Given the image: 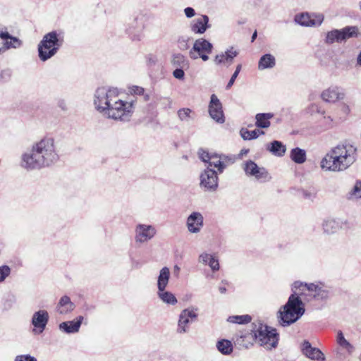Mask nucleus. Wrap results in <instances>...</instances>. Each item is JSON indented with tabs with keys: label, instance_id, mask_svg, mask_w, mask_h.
<instances>
[{
	"label": "nucleus",
	"instance_id": "obj_1",
	"mask_svg": "<svg viewBox=\"0 0 361 361\" xmlns=\"http://www.w3.org/2000/svg\"><path fill=\"white\" fill-rule=\"evenodd\" d=\"M59 149L51 137H44L34 142L20 157V166L31 171L49 167L59 160Z\"/></svg>",
	"mask_w": 361,
	"mask_h": 361
},
{
	"label": "nucleus",
	"instance_id": "obj_2",
	"mask_svg": "<svg viewBox=\"0 0 361 361\" xmlns=\"http://www.w3.org/2000/svg\"><path fill=\"white\" fill-rule=\"evenodd\" d=\"M357 151V147L350 143L338 144L322 159L320 167L324 171H344L356 161Z\"/></svg>",
	"mask_w": 361,
	"mask_h": 361
},
{
	"label": "nucleus",
	"instance_id": "obj_3",
	"mask_svg": "<svg viewBox=\"0 0 361 361\" xmlns=\"http://www.w3.org/2000/svg\"><path fill=\"white\" fill-rule=\"evenodd\" d=\"M305 312V304L300 296L294 293L289 296L286 303L277 312V322L281 326H289L298 321Z\"/></svg>",
	"mask_w": 361,
	"mask_h": 361
},
{
	"label": "nucleus",
	"instance_id": "obj_4",
	"mask_svg": "<svg viewBox=\"0 0 361 361\" xmlns=\"http://www.w3.org/2000/svg\"><path fill=\"white\" fill-rule=\"evenodd\" d=\"M119 98V91L115 87H98L94 96L95 109L104 117L110 118L113 108Z\"/></svg>",
	"mask_w": 361,
	"mask_h": 361
},
{
	"label": "nucleus",
	"instance_id": "obj_5",
	"mask_svg": "<svg viewBox=\"0 0 361 361\" xmlns=\"http://www.w3.org/2000/svg\"><path fill=\"white\" fill-rule=\"evenodd\" d=\"M63 41L62 32L53 30L44 35L37 46L40 61L44 62L55 56L63 45Z\"/></svg>",
	"mask_w": 361,
	"mask_h": 361
},
{
	"label": "nucleus",
	"instance_id": "obj_6",
	"mask_svg": "<svg viewBox=\"0 0 361 361\" xmlns=\"http://www.w3.org/2000/svg\"><path fill=\"white\" fill-rule=\"evenodd\" d=\"M251 334L255 341L266 349L275 348L278 343L279 335L276 330L270 329L260 322L253 323Z\"/></svg>",
	"mask_w": 361,
	"mask_h": 361
},
{
	"label": "nucleus",
	"instance_id": "obj_7",
	"mask_svg": "<svg viewBox=\"0 0 361 361\" xmlns=\"http://www.w3.org/2000/svg\"><path fill=\"white\" fill-rule=\"evenodd\" d=\"M293 290H301V293L307 290L309 294L318 300H326L329 296V288L321 283H302L295 281L292 285Z\"/></svg>",
	"mask_w": 361,
	"mask_h": 361
},
{
	"label": "nucleus",
	"instance_id": "obj_8",
	"mask_svg": "<svg viewBox=\"0 0 361 361\" xmlns=\"http://www.w3.org/2000/svg\"><path fill=\"white\" fill-rule=\"evenodd\" d=\"M358 35V28L356 26H346L342 29H334L326 33L324 43L332 44L335 42L342 43L347 39L356 37Z\"/></svg>",
	"mask_w": 361,
	"mask_h": 361
},
{
	"label": "nucleus",
	"instance_id": "obj_9",
	"mask_svg": "<svg viewBox=\"0 0 361 361\" xmlns=\"http://www.w3.org/2000/svg\"><path fill=\"white\" fill-rule=\"evenodd\" d=\"M134 108L133 101H124L119 97L113 108L114 111L110 119L123 122L128 121L133 114Z\"/></svg>",
	"mask_w": 361,
	"mask_h": 361
},
{
	"label": "nucleus",
	"instance_id": "obj_10",
	"mask_svg": "<svg viewBox=\"0 0 361 361\" xmlns=\"http://www.w3.org/2000/svg\"><path fill=\"white\" fill-rule=\"evenodd\" d=\"M213 44L204 38H199L194 42L192 49L189 51V56L192 59L201 58L202 61L209 60V54L212 52Z\"/></svg>",
	"mask_w": 361,
	"mask_h": 361
},
{
	"label": "nucleus",
	"instance_id": "obj_11",
	"mask_svg": "<svg viewBox=\"0 0 361 361\" xmlns=\"http://www.w3.org/2000/svg\"><path fill=\"white\" fill-rule=\"evenodd\" d=\"M242 168L248 177H254L260 182H266L271 179L269 173L264 167L259 166L255 161L247 160L243 162Z\"/></svg>",
	"mask_w": 361,
	"mask_h": 361
},
{
	"label": "nucleus",
	"instance_id": "obj_12",
	"mask_svg": "<svg viewBox=\"0 0 361 361\" xmlns=\"http://www.w3.org/2000/svg\"><path fill=\"white\" fill-rule=\"evenodd\" d=\"M218 180L216 171L207 167L200 175V185L204 191L215 192L219 186Z\"/></svg>",
	"mask_w": 361,
	"mask_h": 361
},
{
	"label": "nucleus",
	"instance_id": "obj_13",
	"mask_svg": "<svg viewBox=\"0 0 361 361\" xmlns=\"http://www.w3.org/2000/svg\"><path fill=\"white\" fill-rule=\"evenodd\" d=\"M197 310L196 308L191 307L181 311L178 322L177 332L178 334H182L188 331V324L197 317Z\"/></svg>",
	"mask_w": 361,
	"mask_h": 361
},
{
	"label": "nucleus",
	"instance_id": "obj_14",
	"mask_svg": "<svg viewBox=\"0 0 361 361\" xmlns=\"http://www.w3.org/2000/svg\"><path fill=\"white\" fill-rule=\"evenodd\" d=\"M156 228L148 224H139L135 228V240L137 243H145L156 235Z\"/></svg>",
	"mask_w": 361,
	"mask_h": 361
},
{
	"label": "nucleus",
	"instance_id": "obj_15",
	"mask_svg": "<svg viewBox=\"0 0 361 361\" xmlns=\"http://www.w3.org/2000/svg\"><path fill=\"white\" fill-rule=\"evenodd\" d=\"M49 319V313L45 310H39L33 313L31 324L33 326L32 333L41 334L45 330Z\"/></svg>",
	"mask_w": 361,
	"mask_h": 361
},
{
	"label": "nucleus",
	"instance_id": "obj_16",
	"mask_svg": "<svg viewBox=\"0 0 361 361\" xmlns=\"http://www.w3.org/2000/svg\"><path fill=\"white\" fill-rule=\"evenodd\" d=\"M209 114L211 118L218 123H224L225 117L222 109V104L216 95L212 94L209 104Z\"/></svg>",
	"mask_w": 361,
	"mask_h": 361
},
{
	"label": "nucleus",
	"instance_id": "obj_17",
	"mask_svg": "<svg viewBox=\"0 0 361 361\" xmlns=\"http://www.w3.org/2000/svg\"><path fill=\"white\" fill-rule=\"evenodd\" d=\"M204 218L201 213L198 212H192L186 221L188 230L191 233H198L204 225Z\"/></svg>",
	"mask_w": 361,
	"mask_h": 361
},
{
	"label": "nucleus",
	"instance_id": "obj_18",
	"mask_svg": "<svg viewBox=\"0 0 361 361\" xmlns=\"http://www.w3.org/2000/svg\"><path fill=\"white\" fill-rule=\"evenodd\" d=\"M322 99L326 102L334 103L345 98V93L337 86H331L322 92Z\"/></svg>",
	"mask_w": 361,
	"mask_h": 361
},
{
	"label": "nucleus",
	"instance_id": "obj_19",
	"mask_svg": "<svg viewBox=\"0 0 361 361\" xmlns=\"http://www.w3.org/2000/svg\"><path fill=\"white\" fill-rule=\"evenodd\" d=\"M301 349L302 353L311 360L324 361L325 359L322 352L317 348L312 347L310 343L307 341L302 343Z\"/></svg>",
	"mask_w": 361,
	"mask_h": 361
},
{
	"label": "nucleus",
	"instance_id": "obj_20",
	"mask_svg": "<svg viewBox=\"0 0 361 361\" xmlns=\"http://www.w3.org/2000/svg\"><path fill=\"white\" fill-rule=\"evenodd\" d=\"M209 27V17L206 15L200 16L190 23V29L195 34H203Z\"/></svg>",
	"mask_w": 361,
	"mask_h": 361
},
{
	"label": "nucleus",
	"instance_id": "obj_21",
	"mask_svg": "<svg viewBox=\"0 0 361 361\" xmlns=\"http://www.w3.org/2000/svg\"><path fill=\"white\" fill-rule=\"evenodd\" d=\"M84 319L82 316H79L75 320L63 322L61 323L59 328L61 331L66 334H75L80 330L82 322Z\"/></svg>",
	"mask_w": 361,
	"mask_h": 361
},
{
	"label": "nucleus",
	"instance_id": "obj_22",
	"mask_svg": "<svg viewBox=\"0 0 361 361\" xmlns=\"http://www.w3.org/2000/svg\"><path fill=\"white\" fill-rule=\"evenodd\" d=\"M238 54V52L231 47L224 53L217 54L214 58V62L217 65L228 64V66L233 63L234 58Z\"/></svg>",
	"mask_w": 361,
	"mask_h": 361
},
{
	"label": "nucleus",
	"instance_id": "obj_23",
	"mask_svg": "<svg viewBox=\"0 0 361 361\" xmlns=\"http://www.w3.org/2000/svg\"><path fill=\"white\" fill-rule=\"evenodd\" d=\"M75 305L71 298L67 295H63L60 298L56 310L59 314H67L71 313L75 309Z\"/></svg>",
	"mask_w": 361,
	"mask_h": 361
},
{
	"label": "nucleus",
	"instance_id": "obj_24",
	"mask_svg": "<svg viewBox=\"0 0 361 361\" xmlns=\"http://www.w3.org/2000/svg\"><path fill=\"white\" fill-rule=\"evenodd\" d=\"M198 262L203 265H208L213 271L219 269V263L218 259L212 255L206 252L201 253L198 257Z\"/></svg>",
	"mask_w": 361,
	"mask_h": 361
},
{
	"label": "nucleus",
	"instance_id": "obj_25",
	"mask_svg": "<svg viewBox=\"0 0 361 361\" xmlns=\"http://www.w3.org/2000/svg\"><path fill=\"white\" fill-rule=\"evenodd\" d=\"M4 39V47L2 49V53L10 49H16L21 46V41L16 37L11 35L8 32H5V34H2Z\"/></svg>",
	"mask_w": 361,
	"mask_h": 361
},
{
	"label": "nucleus",
	"instance_id": "obj_26",
	"mask_svg": "<svg viewBox=\"0 0 361 361\" xmlns=\"http://www.w3.org/2000/svg\"><path fill=\"white\" fill-rule=\"evenodd\" d=\"M266 149L276 157H283L286 151V147L281 141L274 140L266 145Z\"/></svg>",
	"mask_w": 361,
	"mask_h": 361
},
{
	"label": "nucleus",
	"instance_id": "obj_27",
	"mask_svg": "<svg viewBox=\"0 0 361 361\" xmlns=\"http://www.w3.org/2000/svg\"><path fill=\"white\" fill-rule=\"evenodd\" d=\"M142 23H139L137 19H134L127 28V32L133 40H140L142 37Z\"/></svg>",
	"mask_w": 361,
	"mask_h": 361
},
{
	"label": "nucleus",
	"instance_id": "obj_28",
	"mask_svg": "<svg viewBox=\"0 0 361 361\" xmlns=\"http://www.w3.org/2000/svg\"><path fill=\"white\" fill-rule=\"evenodd\" d=\"M274 117L272 113H259L255 116V126L259 128H267L270 126V119Z\"/></svg>",
	"mask_w": 361,
	"mask_h": 361
},
{
	"label": "nucleus",
	"instance_id": "obj_29",
	"mask_svg": "<svg viewBox=\"0 0 361 361\" xmlns=\"http://www.w3.org/2000/svg\"><path fill=\"white\" fill-rule=\"evenodd\" d=\"M158 298L165 304L169 305H175L178 300L173 293L166 290V288H161L157 290Z\"/></svg>",
	"mask_w": 361,
	"mask_h": 361
},
{
	"label": "nucleus",
	"instance_id": "obj_30",
	"mask_svg": "<svg viewBox=\"0 0 361 361\" xmlns=\"http://www.w3.org/2000/svg\"><path fill=\"white\" fill-rule=\"evenodd\" d=\"M226 157L218 154H212L211 159L208 163L209 168L214 167L217 169L219 173H221L226 169V165L224 162Z\"/></svg>",
	"mask_w": 361,
	"mask_h": 361
},
{
	"label": "nucleus",
	"instance_id": "obj_31",
	"mask_svg": "<svg viewBox=\"0 0 361 361\" xmlns=\"http://www.w3.org/2000/svg\"><path fill=\"white\" fill-rule=\"evenodd\" d=\"M275 65V57L270 54H266L259 59L258 62V69L262 71L264 69L272 68Z\"/></svg>",
	"mask_w": 361,
	"mask_h": 361
},
{
	"label": "nucleus",
	"instance_id": "obj_32",
	"mask_svg": "<svg viewBox=\"0 0 361 361\" xmlns=\"http://www.w3.org/2000/svg\"><path fill=\"white\" fill-rule=\"evenodd\" d=\"M170 279V270L164 267L159 271L157 279V290L166 288Z\"/></svg>",
	"mask_w": 361,
	"mask_h": 361
},
{
	"label": "nucleus",
	"instance_id": "obj_33",
	"mask_svg": "<svg viewBox=\"0 0 361 361\" xmlns=\"http://www.w3.org/2000/svg\"><path fill=\"white\" fill-rule=\"evenodd\" d=\"M290 158L296 164H303L305 162L307 158L306 152L299 147L293 148L290 152Z\"/></svg>",
	"mask_w": 361,
	"mask_h": 361
},
{
	"label": "nucleus",
	"instance_id": "obj_34",
	"mask_svg": "<svg viewBox=\"0 0 361 361\" xmlns=\"http://www.w3.org/2000/svg\"><path fill=\"white\" fill-rule=\"evenodd\" d=\"M217 350L223 355H228L233 352V344L232 343L226 339H221L216 343Z\"/></svg>",
	"mask_w": 361,
	"mask_h": 361
},
{
	"label": "nucleus",
	"instance_id": "obj_35",
	"mask_svg": "<svg viewBox=\"0 0 361 361\" xmlns=\"http://www.w3.org/2000/svg\"><path fill=\"white\" fill-rule=\"evenodd\" d=\"M240 134L244 140H250L257 138L260 134L264 135V132L259 130H248L247 128H243Z\"/></svg>",
	"mask_w": 361,
	"mask_h": 361
},
{
	"label": "nucleus",
	"instance_id": "obj_36",
	"mask_svg": "<svg viewBox=\"0 0 361 361\" xmlns=\"http://www.w3.org/2000/svg\"><path fill=\"white\" fill-rule=\"evenodd\" d=\"M178 117L179 120L184 123H189L193 119L194 113L189 108L180 109L178 112Z\"/></svg>",
	"mask_w": 361,
	"mask_h": 361
},
{
	"label": "nucleus",
	"instance_id": "obj_37",
	"mask_svg": "<svg viewBox=\"0 0 361 361\" xmlns=\"http://www.w3.org/2000/svg\"><path fill=\"white\" fill-rule=\"evenodd\" d=\"M324 231L328 234L334 233L339 228L338 223L334 219H326L322 224Z\"/></svg>",
	"mask_w": 361,
	"mask_h": 361
},
{
	"label": "nucleus",
	"instance_id": "obj_38",
	"mask_svg": "<svg viewBox=\"0 0 361 361\" xmlns=\"http://www.w3.org/2000/svg\"><path fill=\"white\" fill-rule=\"evenodd\" d=\"M294 20L300 25L311 27V17L308 13H302L295 16Z\"/></svg>",
	"mask_w": 361,
	"mask_h": 361
},
{
	"label": "nucleus",
	"instance_id": "obj_39",
	"mask_svg": "<svg viewBox=\"0 0 361 361\" xmlns=\"http://www.w3.org/2000/svg\"><path fill=\"white\" fill-rule=\"evenodd\" d=\"M251 320L252 318L248 314L230 316L227 319L228 322L238 324H248Z\"/></svg>",
	"mask_w": 361,
	"mask_h": 361
},
{
	"label": "nucleus",
	"instance_id": "obj_40",
	"mask_svg": "<svg viewBox=\"0 0 361 361\" xmlns=\"http://www.w3.org/2000/svg\"><path fill=\"white\" fill-rule=\"evenodd\" d=\"M171 63L177 68H184L188 66V61L181 54H173L171 59Z\"/></svg>",
	"mask_w": 361,
	"mask_h": 361
},
{
	"label": "nucleus",
	"instance_id": "obj_41",
	"mask_svg": "<svg viewBox=\"0 0 361 361\" xmlns=\"http://www.w3.org/2000/svg\"><path fill=\"white\" fill-rule=\"evenodd\" d=\"M337 343L340 346L350 352L353 349L352 345L344 338L343 333L340 331L337 334Z\"/></svg>",
	"mask_w": 361,
	"mask_h": 361
},
{
	"label": "nucleus",
	"instance_id": "obj_42",
	"mask_svg": "<svg viewBox=\"0 0 361 361\" xmlns=\"http://www.w3.org/2000/svg\"><path fill=\"white\" fill-rule=\"evenodd\" d=\"M311 17V27L320 26L324 19V16L322 13H313L310 14Z\"/></svg>",
	"mask_w": 361,
	"mask_h": 361
},
{
	"label": "nucleus",
	"instance_id": "obj_43",
	"mask_svg": "<svg viewBox=\"0 0 361 361\" xmlns=\"http://www.w3.org/2000/svg\"><path fill=\"white\" fill-rule=\"evenodd\" d=\"M348 198H361V181L356 183L353 190L348 193Z\"/></svg>",
	"mask_w": 361,
	"mask_h": 361
},
{
	"label": "nucleus",
	"instance_id": "obj_44",
	"mask_svg": "<svg viewBox=\"0 0 361 361\" xmlns=\"http://www.w3.org/2000/svg\"><path fill=\"white\" fill-rule=\"evenodd\" d=\"M190 37L187 36H181L178 39V47L181 50H187L189 48L188 42Z\"/></svg>",
	"mask_w": 361,
	"mask_h": 361
},
{
	"label": "nucleus",
	"instance_id": "obj_45",
	"mask_svg": "<svg viewBox=\"0 0 361 361\" xmlns=\"http://www.w3.org/2000/svg\"><path fill=\"white\" fill-rule=\"evenodd\" d=\"M11 273V269L7 265L0 267V282L4 281Z\"/></svg>",
	"mask_w": 361,
	"mask_h": 361
},
{
	"label": "nucleus",
	"instance_id": "obj_46",
	"mask_svg": "<svg viewBox=\"0 0 361 361\" xmlns=\"http://www.w3.org/2000/svg\"><path fill=\"white\" fill-rule=\"evenodd\" d=\"M241 70V65L239 64L237 66L236 68H235V71H234L233 74L232 75L230 80L228 81L227 85H226V89H229L231 87V86L233 85L236 78L238 77L240 71Z\"/></svg>",
	"mask_w": 361,
	"mask_h": 361
},
{
	"label": "nucleus",
	"instance_id": "obj_47",
	"mask_svg": "<svg viewBox=\"0 0 361 361\" xmlns=\"http://www.w3.org/2000/svg\"><path fill=\"white\" fill-rule=\"evenodd\" d=\"M16 298L13 295H11L6 298L4 302V308L6 310H10L13 307V305L16 303Z\"/></svg>",
	"mask_w": 361,
	"mask_h": 361
},
{
	"label": "nucleus",
	"instance_id": "obj_48",
	"mask_svg": "<svg viewBox=\"0 0 361 361\" xmlns=\"http://www.w3.org/2000/svg\"><path fill=\"white\" fill-rule=\"evenodd\" d=\"M11 76V71L8 69L2 70L0 72V82H6L9 80Z\"/></svg>",
	"mask_w": 361,
	"mask_h": 361
},
{
	"label": "nucleus",
	"instance_id": "obj_49",
	"mask_svg": "<svg viewBox=\"0 0 361 361\" xmlns=\"http://www.w3.org/2000/svg\"><path fill=\"white\" fill-rule=\"evenodd\" d=\"M14 361H37V360L35 357L26 354L17 355L15 357Z\"/></svg>",
	"mask_w": 361,
	"mask_h": 361
},
{
	"label": "nucleus",
	"instance_id": "obj_50",
	"mask_svg": "<svg viewBox=\"0 0 361 361\" xmlns=\"http://www.w3.org/2000/svg\"><path fill=\"white\" fill-rule=\"evenodd\" d=\"M199 157L202 161L208 164L211 159L212 154L206 151L200 149L199 151Z\"/></svg>",
	"mask_w": 361,
	"mask_h": 361
},
{
	"label": "nucleus",
	"instance_id": "obj_51",
	"mask_svg": "<svg viewBox=\"0 0 361 361\" xmlns=\"http://www.w3.org/2000/svg\"><path fill=\"white\" fill-rule=\"evenodd\" d=\"M183 68H176L173 72V77L179 80L183 79L185 73Z\"/></svg>",
	"mask_w": 361,
	"mask_h": 361
},
{
	"label": "nucleus",
	"instance_id": "obj_52",
	"mask_svg": "<svg viewBox=\"0 0 361 361\" xmlns=\"http://www.w3.org/2000/svg\"><path fill=\"white\" fill-rule=\"evenodd\" d=\"M184 13H185V15L186 16V17L189 18L195 16V11L192 7L185 8L184 9Z\"/></svg>",
	"mask_w": 361,
	"mask_h": 361
},
{
	"label": "nucleus",
	"instance_id": "obj_53",
	"mask_svg": "<svg viewBox=\"0 0 361 361\" xmlns=\"http://www.w3.org/2000/svg\"><path fill=\"white\" fill-rule=\"evenodd\" d=\"M57 106L59 108H60L62 111H67L68 110V104L64 99H60L58 101Z\"/></svg>",
	"mask_w": 361,
	"mask_h": 361
},
{
	"label": "nucleus",
	"instance_id": "obj_54",
	"mask_svg": "<svg viewBox=\"0 0 361 361\" xmlns=\"http://www.w3.org/2000/svg\"><path fill=\"white\" fill-rule=\"evenodd\" d=\"M131 91L133 93H134L135 94H138V95L143 94V93L145 92L144 88H142L141 87H138V86L133 87Z\"/></svg>",
	"mask_w": 361,
	"mask_h": 361
},
{
	"label": "nucleus",
	"instance_id": "obj_55",
	"mask_svg": "<svg viewBox=\"0 0 361 361\" xmlns=\"http://www.w3.org/2000/svg\"><path fill=\"white\" fill-rule=\"evenodd\" d=\"M303 195L305 198H307L308 200H313L315 197L314 192H310L308 191H304Z\"/></svg>",
	"mask_w": 361,
	"mask_h": 361
},
{
	"label": "nucleus",
	"instance_id": "obj_56",
	"mask_svg": "<svg viewBox=\"0 0 361 361\" xmlns=\"http://www.w3.org/2000/svg\"><path fill=\"white\" fill-rule=\"evenodd\" d=\"M2 34H5V32L0 30V54L2 53V49L4 47V39Z\"/></svg>",
	"mask_w": 361,
	"mask_h": 361
},
{
	"label": "nucleus",
	"instance_id": "obj_57",
	"mask_svg": "<svg viewBox=\"0 0 361 361\" xmlns=\"http://www.w3.org/2000/svg\"><path fill=\"white\" fill-rule=\"evenodd\" d=\"M180 270V267L178 265H177V264L174 265V267H173V274L176 277L179 276Z\"/></svg>",
	"mask_w": 361,
	"mask_h": 361
},
{
	"label": "nucleus",
	"instance_id": "obj_58",
	"mask_svg": "<svg viewBox=\"0 0 361 361\" xmlns=\"http://www.w3.org/2000/svg\"><path fill=\"white\" fill-rule=\"evenodd\" d=\"M219 290L221 294H224L226 292V288L224 286H220Z\"/></svg>",
	"mask_w": 361,
	"mask_h": 361
},
{
	"label": "nucleus",
	"instance_id": "obj_59",
	"mask_svg": "<svg viewBox=\"0 0 361 361\" xmlns=\"http://www.w3.org/2000/svg\"><path fill=\"white\" fill-rule=\"evenodd\" d=\"M257 36V31H255L252 35L251 41L254 42V40L256 39Z\"/></svg>",
	"mask_w": 361,
	"mask_h": 361
},
{
	"label": "nucleus",
	"instance_id": "obj_60",
	"mask_svg": "<svg viewBox=\"0 0 361 361\" xmlns=\"http://www.w3.org/2000/svg\"><path fill=\"white\" fill-rule=\"evenodd\" d=\"M182 158H183V159H185V160H187V159H188V157H187L186 155L183 156V157H182Z\"/></svg>",
	"mask_w": 361,
	"mask_h": 361
},
{
	"label": "nucleus",
	"instance_id": "obj_61",
	"mask_svg": "<svg viewBox=\"0 0 361 361\" xmlns=\"http://www.w3.org/2000/svg\"><path fill=\"white\" fill-rule=\"evenodd\" d=\"M359 8L360 9L361 11V1L359 3Z\"/></svg>",
	"mask_w": 361,
	"mask_h": 361
},
{
	"label": "nucleus",
	"instance_id": "obj_62",
	"mask_svg": "<svg viewBox=\"0 0 361 361\" xmlns=\"http://www.w3.org/2000/svg\"><path fill=\"white\" fill-rule=\"evenodd\" d=\"M149 61L150 62L154 63V61L151 60V59H149Z\"/></svg>",
	"mask_w": 361,
	"mask_h": 361
},
{
	"label": "nucleus",
	"instance_id": "obj_63",
	"mask_svg": "<svg viewBox=\"0 0 361 361\" xmlns=\"http://www.w3.org/2000/svg\"><path fill=\"white\" fill-rule=\"evenodd\" d=\"M149 61L150 62L154 63V61L151 60V59H149Z\"/></svg>",
	"mask_w": 361,
	"mask_h": 361
},
{
	"label": "nucleus",
	"instance_id": "obj_64",
	"mask_svg": "<svg viewBox=\"0 0 361 361\" xmlns=\"http://www.w3.org/2000/svg\"><path fill=\"white\" fill-rule=\"evenodd\" d=\"M149 61L150 62L154 63V61L151 60V59H149Z\"/></svg>",
	"mask_w": 361,
	"mask_h": 361
}]
</instances>
